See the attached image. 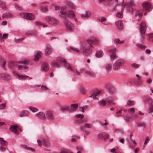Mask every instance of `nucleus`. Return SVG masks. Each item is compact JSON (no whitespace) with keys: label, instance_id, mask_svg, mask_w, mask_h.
<instances>
[{"label":"nucleus","instance_id":"1","mask_svg":"<svg viewBox=\"0 0 153 153\" xmlns=\"http://www.w3.org/2000/svg\"><path fill=\"white\" fill-rule=\"evenodd\" d=\"M58 63H61L66 69L71 71L73 73H75L77 75L79 74V72L76 70L74 69L70 64L67 63V61L65 59L59 58L57 59L56 62H52L51 63V65L57 68H59L60 65Z\"/></svg>","mask_w":153,"mask_h":153},{"label":"nucleus","instance_id":"2","mask_svg":"<svg viewBox=\"0 0 153 153\" xmlns=\"http://www.w3.org/2000/svg\"><path fill=\"white\" fill-rule=\"evenodd\" d=\"M67 8L66 7L60 8L57 6H56L55 9L56 10H60L61 16L63 18L69 17L74 18L75 16L74 13L73 11L68 12L67 11Z\"/></svg>","mask_w":153,"mask_h":153},{"label":"nucleus","instance_id":"3","mask_svg":"<svg viewBox=\"0 0 153 153\" xmlns=\"http://www.w3.org/2000/svg\"><path fill=\"white\" fill-rule=\"evenodd\" d=\"M47 22L52 25H56L59 23L58 20L55 18L52 17H47L46 18Z\"/></svg>","mask_w":153,"mask_h":153},{"label":"nucleus","instance_id":"4","mask_svg":"<svg viewBox=\"0 0 153 153\" xmlns=\"http://www.w3.org/2000/svg\"><path fill=\"white\" fill-rule=\"evenodd\" d=\"M20 16L22 18L30 20H33L35 18V16L30 13H20Z\"/></svg>","mask_w":153,"mask_h":153},{"label":"nucleus","instance_id":"5","mask_svg":"<svg viewBox=\"0 0 153 153\" xmlns=\"http://www.w3.org/2000/svg\"><path fill=\"white\" fill-rule=\"evenodd\" d=\"M139 30L141 34L142 41H143V36L145 33L146 30V26L145 22H143L141 23Z\"/></svg>","mask_w":153,"mask_h":153},{"label":"nucleus","instance_id":"6","mask_svg":"<svg viewBox=\"0 0 153 153\" xmlns=\"http://www.w3.org/2000/svg\"><path fill=\"white\" fill-rule=\"evenodd\" d=\"M134 4L133 1L131 0L129 2L127 3V4H125L124 2H123L122 4V6L124 7L126 6L127 7V10L131 12L133 11V8L132 6Z\"/></svg>","mask_w":153,"mask_h":153},{"label":"nucleus","instance_id":"7","mask_svg":"<svg viewBox=\"0 0 153 153\" xmlns=\"http://www.w3.org/2000/svg\"><path fill=\"white\" fill-rule=\"evenodd\" d=\"M124 61L123 60H117L113 65V69L117 70L120 68V67L124 64Z\"/></svg>","mask_w":153,"mask_h":153},{"label":"nucleus","instance_id":"8","mask_svg":"<svg viewBox=\"0 0 153 153\" xmlns=\"http://www.w3.org/2000/svg\"><path fill=\"white\" fill-rule=\"evenodd\" d=\"M45 115L46 117L51 121H53L55 119L52 112L51 111H46L45 112Z\"/></svg>","mask_w":153,"mask_h":153},{"label":"nucleus","instance_id":"9","mask_svg":"<svg viewBox=\"0 0 153 153\" xmlns=\"http://www.w3.org/2000/svg\"><path fill=\"white\" fill-rule=\"evenodd\" d=\"M85 47L84 44L82 45L81 48L83 50V55L87 56L91 52V50L90 48H86L85 49L83 48Z\"/></svg>","mask_w":153,"mask_h":153},{"label":"nucleus","instance_id":"10","mask_svg":"<svg viewBox=\"0 0 153 153\" xmlns=\"http://www.w3.org/2000/svg\"><path fill=\"white\" fill-rule=\"evenodd\" d=\"M65 23L68 30L71 31L74 30V25L72 23L66 19L65 20Z\"/></svg>","mask_w":153,"mask_h":153},{"label":"nucleus","instance_id":"11","mask_svg":"<svg viewBox=\"0 0 153 153\" xmlns=\"http://www.w3.org/2000/svg\"><path fill=\"white\" fill-rule=\"evenodd\" d=\"M142 7L147 11H150L152 9V5L149 3L144 2L142 4Z\"/></svg>","mask_w":153,"mask_h":153},{"label":"nucleus","instance_id":"12","mask_svg":"<svg viewBox=\"0 0 153 153\" xmlns=\"http://www.w3.org/2000/svg\"><path fill=\"white\" fill-rule=\"evenodd\" d=\"M113 100L112 98L108 99L105 102L104 100H102L101 101L99 102L98 103L101 106H104L106 104V102H108L109 104H110L113 101Z\"/></svg>","mask_w":153,"mask_h":153},{"label":"nucleus","instance_id":"13","mask_svg":"<svg viewBox=\"0 0 153 153\" xmlns=\"http://www.w3.org/2000/svg\"><path fill=\"white\" fill-rule=\"evenodd\" d=\"M48 140L47 139H41L38 140L37 141V143L39 146H41L42 144H45V145H48L49 144L48 141Z\"/></svg>","mask_w":153,"mask_h":153},{"label":"nucleus","instance_id":"14","mask_svg":"<svg viewBox=\"0 0 153 153\" xmlns=\"http://www.w3.org/2000/svg\"><path fill=\"white\" fill-rule=\"evenodd\" d=\"M115 26L118 29L122 30L123 28V24L121 20H119L115 22Z\"/></svg>","mask_w":153,"mask_h":153},{"label":"nucleus","instance_id":"15","mask_svg":"<svg viewBox=\"0 0 153 153\" xmlns=\"http://www.w3.org/2000/svg\"><path fill=\"white\" fill-rule=\"evenodd\" d=\"M18 127V126L16 125H11L9 128V129L11 132H13L16 134H18V133L17 129Z\"/></svg>","mask_w":153,"mask_h":153},{"label":"nucleus","instance_id":"16","mask_svg":"<svg viewBox=\"0 0 153 153\" xmlns=\"http://www.w3.org/2000/svg\"><path fill=\"white\" fill-rule=\"evenodd\" d=\"M91 15V13L90 11H87L81 15V17L83 18L87 19L89 18Z\"/></svg>","mask_w":153,"mask_h":153},{"label":"nucleus","instance_id":"17","mask_svg":"<svg viewBox=\"0 0 153 153\" xmlns=\"http://www.w3.org/2000/svg\"><path fill=\"white\" fill-rule=\"evenodd\" d=\"M29 114V112L27 110H24L22 111L20 114V117H26L28 116Z\"/></svg>","mask_w":153,"mask_h":153},{"label":"nucleus","instance_id":"18","mask_svg":"<svg viewBox=\"0 0 153 153\" xmlns=\"http://www.w3.org/2000/svg\"><path fill=\"white\" fill-rule=\"evenodd\" d=\"M52 51V49L51 46L49 44H47L46 45V53H50Z\"/></svg>","mask_w":153,"mask_h":153},{"label":"nucleus","instance_id":"19","mask_svg":"<svg viewBox=\"0 0 153 153\" xmlns=\"http://www.w3.org/2000/svg\"><path fill=\"white\" fill-rule=\"evenodd\" d=\"M70 108V111H72L76 110L78 107V105L77 104H71Z\"/></svg>","mask_w":153,"mask_h":153},{"label":"nucleus","instance_id":"20","mask_svg":"<svg viewBox=\"0 0 153 153\" xmlns=\"http://www.w3.org/2000/svg\"><path fill=\"white\" fill-rule=\"evenodd\" d=\"M101 93L100 91H99L97 92H94L90 96V97H93V98L94 99H98V98L96 97L99 95Z\"/></svg>","mask_w":153,"mask_h":153},{"label":"nucleus","instance_id":"21","mask_svg":"<svg viewBox=\"0 0 153 153\" xmlns=\"http://www.w3.org/2000/svg\"><path fill=\"white\" fill-rule=\"evenodd\" d=\"M143 10H139L136 11L135 13V15L136 17L139 16L140 19H141L142 16Z\"/></svg>","mask_w":153,"mask_h":153},{"label":"nucleus","instance_id":"22","mask_svg":"<svg viewBox=\"0 0 153 153\" xmlns=\"http://www.w3.org/2000/svg\"><path fill=\"white\" fill-rule=\"evenodd\" d=\"M0 77L4 78L6 80H9L10 79L9 75L7 74H0Z\"/></svg>","mask_w":153,"mask_h":153},{"label":"nucleus","instance_id":"23","mask_svg":"<svg viewBox=\"0 0 153 153\" xmlns=\"http://www.w3.org/2000/svg\"><path fill=\"white\" fill-rule=\"evenodd\" d=\"M42 70L44 71H47L48 70V65L47 63H44L42 66Z\"/></svg>","mask_w":153,"mask_h":153},{"label":"nucleus","instance_id":"24","mask_svg":"<svg viewBox=\"0 0 153 153\" xmlns=\"http://www.w3.org/2000/svg\"><path fill=\"white\" fill-rule=\"evenodd\" d=\"M42 55V53L41 51L38 52L36 55L35 56L34 60L36 61L38 60Z\"/></svg>","mask_w":153,"mask_h":153},{"label":"nucleus","instance_id":"25","mask_svg":"<svg viewBox=\"0 0 153 153\" xmlns=\"http://www.w3.org/2000/svg\"><path fill=\"white\" fill-rule=\"evenodd\" d=\"M18 68L19 70H21V71L26 72L27 70V69L25 66H22L18 65Z\"/></svg>","mask_w":153,"mask_h":153},{"label":"nucleus","instance_id":"26","mask_svg":"<svg viewBox=\"0 0 153 153\" xmlns=\"http://www.w3.org/2000/svg\"><path fill=\"white\" fill-rule=\"evenodd\" d=\"M37 116L42 119H45L46 117L45 114L40 112L37 114Z\"/></svg>","mask_w":153,"mask_h":153},{"label":"nucleus","instance_id":"27","mask_svg":"<svg viewBox=\"0 0 153 153\" xmlns=\"http://www.w3.org/2000/svg\"><path fill=\"white\" fill-rule=\"evenodd\" d=\"M0 59L1 60L0 61V65L2 68H4L6 62L1 57H0Z\"/></svg>","mask_w":153,"mask_h":153},{"label":"nucleus","instance_id":"28","mask_svg":"<svg viewBox=\"0 0 153 153\" xmlns=\"http://www.w3.org/2000/svg\"><path fill=\"white\" fill-rule=\"evenodd\" d=\"M7 142L4 140L3 138L0 137V144L3 146H5L7 144Z\"/></svg>","mask_w":153,"mask_h":153},{"label":"nucleus","instance_id":"29","mask_svg":"<svg viewBox=\"0 0 153 153\" xmlns=\"http://www.w3.org/2000/svg\"><path fill=\"white\" fill-rule=\"evenodd\" d=\"M85 74L87 75L90 76H94L95 75V74L94 72L90 71H86L85 72Z\"/></svg>","mask_w":153,"mask_h":153},{"label":"nucleus","instance_id":"30","mask_svg":"<svg viewBox=\"0 0 153 153\" xmlns=\"http://www.w3.org/2000/svg\"><path fill=\"white\" fill-rule=\"evenodd\" d=\"M103 53L102 51H99L97 52L96 53V56L97 57H101L103 56Z\"/></svg>","mask_w":153,"mask_h":153},{"label":"nucleus","instance_id":"31","mask_svg":"<svg viewBox=\"0 0 153 153\" xmlns=\"http://www.w3.org/2000/svg\"><path fill=\"white\" fill-rule=\"evenodd\" d=\"M61 110L62 111H70V107L68 105L63 106L61 108Z\"/></svg>","mask_w":153,"mask_h":153},{"label":"nucleus","instance_id":"32","mask_svg":"<svg viewBox=\"0 0 153 153\" xmlns=\"http://www.w3.org/2000/svg\"><path fill=\"white\" fill-rule=\"evenodd\" d=\"M112 67V64L108 63L106 65L105 68L107 71H109Z\"/></svg>","mask_w":153,"mask_h":153},{"label":"nucleus","instance_id":"33","mask_svg":"<svg viewBox=\"0 0 153 153\" xmlns=\"http://www.w3.org/2000/svg\"><path fill=\"white\" fill-rule=\"evenodd\" d=\"M80 137H79L77 136L76 135H73L71 138V141L72 142H74L76 141L77 140L79 139Z\"/></svg>","mask_w":153,"mask_h":153},{"label":"nucleus","instance_id":"34","mask_svg":"<svg viewBox=\"0 0 153 153\" xmlns=\"http://www.w3.org/2000/svg\"><path fill=\"white\" fill-rule=\"evenodd\" d=\"M70 48L72 51L77 53H79L80 51L79 49L73 46H71Z\"/></svg>","mask_w":153,"mask_h":153},{"label":"nucleus","instance_id":"35","mask_svg":"<svg viewBox=\"0 0 153 153\" xmlns=\"http://www.w3.org/2000/svg\"><path fill=\"white\" fill-rule=\"evenodd\" d=\"M29 109L33 112H35L38 111V109L37 108L32 106L29 107Z\"/></svg>","mask_w":153,"mask_h":153},{"label":"nucleus","instance_id":"36","mask_svg":"<svg viewBox=\"0 0 153 153\" xmlns=\"http://www.w3.org/2000/svg\"><path fill=\"white\" fill-rule=\"evenodd\" d=\"M68 6L69 8L72 9H74L75 8V7L74 4L71 2H69L68 3Z\"/></svg>","mask_w":153,"mask_h":153},{"label":"nucleus","instance_id":"37","mask_svg":"<svg viewBox=\"0 0 153 153\" xmlns=\"http://www.w3.org/2000/svg\"><path fill=\"white\" fill-rule=\"evenodd\" d=\"M12 16V15L10 13H5L3 14L2 16L3 18H8Z\"/></svg>","mask_w":153,"mask_h":153},{"label":"nucleus","instance_id":"38","mask_svg":"<svg viewBox=\"0 0 153 153\" xmlns=\"http://www.w3.org/2000/svg\"><path fill=\"white\" fill-rule=\"evenodd\" d=\"M87 42L90 46L92 47V45L94 43L93 38H91L88 39Z\"/></svg>","mask_w":153,"mask_h":153},{"label":"nucleus","instance_id":"39","mask_svg":"<svg viewBox=\"0 0 153 153\" xmlns=\"http://www.w3.org/2000/svg\"><path fill=\"white\" fill-rule=\"evenodd\" d=\"M147 98L149 100L148 102L150 106H151L153 104V100L149 97L147 96Z\"/></svg>","mask_w":153,"mask_h":153},{"label":"nucleus","instance_id":"40","mask_svg":"<svg viewBox=\"0 0 153 153\" xmlns=\"http://www.w3.org/2000/svg\"><path fill=\"white\" fill-rule=\"evenodd\" d=\"M128 111L129 113L132 114H134L135 112V109L134 108H129L128 109Z\"/></svg>","mask_w":153,"mask_h":153},{"label":"nucleus","instance_id":"41","mask_svg":"<svg viewBox=\"0 0 153 153\" xmlns=\"http://www.w3.org/2000/svg\"><path fill=\"white\" fill-rule=\"evenodd\" d=\"M80 130L84 132V137H85V136H87L89 133V132L88 131H85V129L84 128H81L80 129Z\"/></svg>","mask_w":153,"mask_h":153},{"label":"nucleus","instance_id":"42","mask_svg":"<svg viewBox=\"0 0 153 153\" xmlns=\"http://www.w3.org/2000/svg\"><path fill=\"white\" fill-rule=\"evenodd\" d=\"M83 126L87 128H90L92 127V125L90 123H84Z\"/></svg>","mask_w":153,"mask_h":153},{"label":"nucleus","instance_id":"43","mask_svg":"<svg viewBox=\"0 0 153 153\" xmlns=\"http://www.w3.org/2000/svg\"><path fill=\"white\" fill-rule=\"evenodd\" d=\"M8 65L10 67H14L16 65V64L13 62L10 61L8 63Z\"/></svg>","mask_w":153,"mask_h":153},{"label":"nucleus","instance_id":"44","mask_svg":"<svg viewBox=\"0 0 153 153\" xmlns=\"http://www.w3.org/2000/svg\"><path fill=\"white\" fill-rule=\"evenodd\" d=\"M16 74L18 76L19 78V79H25L27 77H28V76H26V75H20L16 73Z\"/></svg>","mask_w":153,"mask_h":153},{"label":"nucleus","instance_id":"45","mask_svg":"<svg viewBox=\"0 0 153 153\" xmlns=\"http://www.w3.org/2000/svg\"><path fill=\"white\" fill-rule=\"evenodd\" d=\"M136 125L137 126L139 127H144L146 126V124L144 123L143 122H140L137 123Z\"/></svg>","mask_w":153,"mask_h":153},{"label":"nucleus","instance_id":"46","mask_svg":"<svg viewBox=\"0 0 153 153\" xmlns=\"http://www.w3.org/2000/svg\"><path fill=\"white\" fill-rule=\"evenodd\" d=\"M123 41H120L119 39H117L114 40V43L115 44H122L124 42Z\"/></svg>","mask_w":153,"mask_h":153},{"label":"nucleus","instance_id":"47","mask_svg":"<svg viewBox=\"0 0 153 153\" xmlns=\"http://www.w3.org/2000/svg\"><path fill=\"white\" fill-rule=\"evenodd\" d=\"M117 17H118L119 18H121L123 16V12H117L116 15Z\"/></svg>","mask_w":153,"mask_h":153},{"label":"nucleus","instance_id":"48","mask_svg":"<svg viewBox=\"0 0 153 153\" xmlns=\"http://www.w3.org/2000/svg\"><path fill=\"white\" fill-rule=\"evenodd\" d=\"M134 104V102L132 101L128 100L127 102V105H128L131 106Z\"/></svg>","mask_w":153,"mask_h":153},{"label":"nucleus","instance_id":"49","mask_svg":"<svg viewBox=\"0 0 153 153\" xmlns=\"http://www.w3.org/2000/svg\"><path fill=\"white\" fill-rule=\"evenodd\" d=\"M0 7H1L3 10L5 8L4 3L1 1H0Z\"/></svg>","mask_w":153,"mask_h":153},{"label":"nucleus","instance_id":"50","mask_svg":"<svg viewBox=\"0 0 153 153\" xmlns=\"http://www.w3.org/2000/svg\"><path fill=\"white\" fill-rule=\"evenodd\" d=\"M137 46L138 48L142 49H145L146 48V47L145 46H144L141 44H137Z\"/></svg>","mask_w":153,"mask_h":153},{"label":"nucleus","instance_id":"51","mask_svg":"<svg viewBox=\"0 0 153 153\" xmlns=\"http://www.w3.org/2000/svg\"><path fill=\"white\" fill-rule=\"evenodd\" d=\"M18 63L20 64H28L29 63L28 61L24 60L21 61H19Z\"/></svg>","mask_w":153,"mask_h":153},{"label":"nucleus","instance_id":"52","mask_svg":"<svg viewBox=\"0 0 153 153\" xmlns=\"http://www.w3.org/2000/svg\"><path fill=\"white\" fill-rule=\"evenodd\" d=\"M41 88L43 90H47L49 89L46 86L43 85L41 86Z\"/></svg>","mask_w":153,"mask_h":153},{"label":"nucleus","instance_id":"53","mask_svg":"<svg viewBox=\"0 0 153 153\" xmlns=\"http://www.w3.org/2000/svg\"><path fill=\"white\" fill-rule=\"evenodd\" d=\"M33 33L31 31H29L25 32V34L26 36L32 35Z\"/></svg>","mask_w":153,"mask_h":153},{"label":"nucleus","instance_id":"54","mask_svg":"<svg viewBox=\"0 0 153 153\" xmlns=\"http://www.w3.org/2000/svg\"><path fill=\"white\" fill-rule=\"evenodd\" d=\"M6 105L5 103H2L0 104V109H4L6 107Z\"/></svg>","mask_w":153,"mask_h":153},{"label":"nucleus","instance_id":"55","mask_svg":"<svg viewBox=\"0 0 153 153\" xmlns=\"http://www.w3.org/2000/svg\"><path fill=\"white\" fill-rule=\"evenodd\" d=\"M84 117L83 115L81 114H77L75 116V117L76 118H80L81 119H82Z\"/></svg>","mask_w":153,"mask_h":153},{"label":"nucleus","instance_id":"56","mask_svg":"<svg viewBox=\"0 0 153 153\" xmlns=\"http://www.w3.org/2000/svg\"><path fill=\"white\" fill-rule=\"evenodd\" d=\"M122 112V110H121V109L118 110V111H117L116 113L117 114V117H119V116H121Z\"/></svg>","mask_w":153,"mask_h":153},{"label":"nucleus","instance_id":"57","mask_svg":"<svg viewBox=\"0 0 153 153\" xmlns=\"http://www.w3.org/2000/svg\"><path fill=\"white\" fill-rule=\"evenodd\" d=\"M153 112V104L151 105V106H150V107L149 110V113H151Z\"/></svg>","mask_w":153,"mask_h":153},{"label":"nucleus","instance_id":"58","mask_svg":"<svg viewBox=\"0 0 153 153\" xmlns=\"http://www.w3.org/2000/svg\"><path fill=\"white\" fill-rule=\"evenodd\" d=\"M131 66L132 67L135 68H139L140 66V65L138 64H137L135 63H133L131 65Z\"/></svg>","mask_w":153,"mask_h":153},{"label":"nucleus","instance_id":"59","mask_svg":"<svg viewBox=\"0 0 153 153\" xmlns=\"http://www.w3.org/2000/svg\"><path fill=\"white\" fill-rule=\"evenodd\" d=\"M85 88L83 87H81L80 89V92L82 93V94H84L85 92Z\"/></svg>","mask_w":153,"mask_h":153},{"label":"nucleus","instance_id":"60","mask_svg":"<svg viewBox=\"0 0 153 153\" xmlns=\"http://www.w3.org/2000/svg\"><path fill=\"white\" fill-rule=\"evenodd\" d=\"M150 140L149 138V137H147L145 139V141L144 143L145 145L147 144Z\"/></svg>","mask_w":153,"mask_h":153},{"label":"nucleus","instance_id":"61","mask_svg":"<svg viewBox=\"0 0 153 153\" xmlns=\"http://www.w3.org/2000/svg\"><path fill=\"white\" fill-rule=\"evenodd\" d=\"M93 43H94L97 45H98L99 44V41L97 39L93 38Z\"/></svg>","mask_w":153,"mask_h":153},{"label":"nucleus","instance_id":"62","mask_svg":"<svg viewBox=\"0 0 153 153\" xmlns=\"http://www.w3.org/2000/svg\"><path fill=\"white\" fill-rule=\"evenodd\" d=\"M116 56V55L115 53H113L110 56L111 58L112 59H113Z\"/></svg>","mask_w":153,"mask_h":153},{"label":"nucleus","instance_id":"63","mask_svg":"<svg viewBox=\"0 0 153 153\" xmlns=\"http://www.w3.org/2000/svg\"><path fill=\"white\" fill-rule=\"evenodd\" d=\"M48 8L47 7H42L41 8V10L43 12H46Z\"/></svg>","mask_w":153,"mask_h":153},{"label":"nucleus","instance_id":"64","mask_svg":"<svg viewBox=\"0 0 153 153\" xmlns=\"http://www.w3.org/2000/svg\"><path fill=\"white\" fill-rule=\"evenodd\" d=\"M15 7L16 9L18 10H20L21 9V7L18 4H16Z\"/></svg>","mask_w":153,"mask_h":153}]
</instances>
